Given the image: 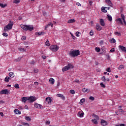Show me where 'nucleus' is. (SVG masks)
I'll list each match as a JSON object with an SVG mask.
<instances>
[{
	"label": "nucleus",
	"instance_id": "8",
	"mask_svg": "<svg viewBox=\"0 0 126 126\" xmlns=\"http://www.w3.org/2000/svg\"><path fill=\"white\" fill-rule=\"evenodd\" d=\"M35 108H36L37 109H44V106H42L41 104H39L37 103H34V105Z\"/></svg>",
	"mask_w": 126,
	"mask_h": 126
},
{
	"label": "nucleus",
	"instance_id": "22",
	"mask_svg": "<svg viewBox=\"0 0 126 126\" xmlns=\"http://www.w3.org/2000/svg\"><path fill=\"white\" fill-rule=\"evenodd\" d=\"M92 122L94 125H97L98 124V121H97V120H96L95 119L92 120Z\"/></svg>",
	"mask_w": 126,
	"mask_h": 126
},
{
	"label": "nucleus",
	"instance_id": "41",
	"mask_svg": "<svg viewBox=\"0 0 126 126\" xmlns=\"http://www.w3.org/2000/svg\"><path fill=\"white\" fill-rule=\"evenodd\" d=\"M76 37H80V32H76Z\"/></svg>",
	"mask_w": 126,
	"mask_h": 126
},
{
	"label": "nucleus",
	"instance_id": "30",
	"mask_svg": "<svg viewBox=\"0 0 126 126\" xmlns=\"http://www.w3.org/2000/svg\"><path fill=\"white\" fill-rule=\"evenodd\" d=\"M115 35H118L119 37L122 36L121 32H114Z\"/></svg>",
	"mask_w": 126,
	"mask_h": 126
},
{
	"label": "nucleus",
	"instance_id": "32",
	"mask_svg": "<svg viewBox=\"0 0 126 126\" xmlns=\"http://www.w3.org/2000/svg\"><path fill=\"white\" fill-rule=\"evenodd\" d=\"M0 6L2 7V8H4L6 6V4H3L2 3H0Z\"/></svg>",
	"mask_w": 126,
	"mask_h": 126
},
{
	"label": "nucleus",
	"instance_id": "10",
	"mask_svg": "<svg viewBox=\"0 0 126 126\" xmlns=\"http://www.w3.org/2000/svg\"><path fill=\"white\" fill-rule=\"evenodd\" d=\"M100 123L101 124V126H108V122H107L104 119H101V120Z\"/></svg>",
	"mask_w": 126,
	"mask_h": 126
},
{
	"label": "nucleus",
	"instance_id": "54",
	"mask_svg": "<svg viewBox=\"0 0 126 126\" xmlns=\"http://www.w3.org/2000/svg\"><path fill=\"white\" fill-rule=\"evenodd\" d=\"M90 34L91 36H93V35H94V32H93V31H91V32H90Z\"/></svg>",
	"mask_w": 126,
	"mask_h": 126
},
{
	"label": "nucleus",
	"instance_id": "18",
	"mask_svg": "<svg viewBox=\"0 0 126 126\" xmlns=\"http://www.w3.org/2000/svg\"><path fill=\"white\" fill-rule=\"evenodd\" d=\"M78 117H79L80 118H83V116H84V112H79L78 113Z\"/></svg>",
	"mask_w": 126,
	"mask_h": 126
},
{
	"label": "nucleus",
	"instance_id": "35",
	"mask_svg": "<svg viewBox=\"0 0 126 126\" xmlns=\"http://www.w3.org/2000/svg\"><path fill=\"white\" fill-rule=\"evenodd\" d=\"M110 43H116V39L115 38H112L110 40Z\"/></svg>",
	"mask_w": 126,
	"mask_h": 126
},
{
	"label": "nucleus",
	"instance_id": "36",
	"mask_svg": "<svg viewBox=\"0 0 126 126\" xmlns=\"http://www.w3.org/2000/svg\"><path fill=\"white\" fill-rule=\"evenodd\" d=\"M14 87L17 89H19V85L18 84H15L14 85Z\"/></svg>",
	"mask_w": 126,
	"mask_h": 126
},
{
	"label": "nucleus",
	"instance_id": "16",
	"mask_svg": "<svg viewBox=\"0 0 126 126\" xmlns=\"http://www.w3.org/2000/svg\"><path fill=\"white\" fill-rule=\"evenodd\" d=\"M49 82L50 83V84L53 85V84H55V79H54L53 78H50L49 79Z\"/></svg>",
	"mask_w": 126,
	"mask_h": 126
},
{
	"label": "nucleus",
	"instance_id": "63",
	"mask_svg": "<svg viewBox=\"0 0 126 126\" xmlns=\"http://www.w3.org/2000/svg\"><path fill=\"white\" fill-rule=\"evenodd\" d=\"M0 115L1 116V117H3V113L0 112Z\"/></svg>",
	"mask_w": 126,
	"mask_h": 126
},
{
	"label": "nucleus",
	"instance_id": "64",
	"mask_svg": "<svg viewBox=\"0 0 126 126\" xmlns=\"http://www.w3.org/2000/svg\"><path fill=\"white\" fill-rule=\"evenodd\" d=\"M34 84L35 85H38V84H39V83H38V82H34Z\"/></svg>",
	"mask_w": 126,
	"mask_h": 126
},
{
	"label": "nucleus",
	"instance_id": "39",
	"mask_svg": "<svg viewBox=\"0 0 126 126\" xmlns=\"http://www.w3.org/2000/svg\"><path fill=\"white\" fill-rule=\"evenodd\" d=\"M45 45L46 46H50V42H49V40H47L46 42H45Z\"/></svg>",
	"mask_w": 126,
	"mask_h": 126
},
{
	"label": "nucleus",
	"instance_id": "33",
	"mask_svg": "<svg viewBox=\"0 0 126 126\" xmlns=\"http://www.w3.org/2000/svg\"><path fill=\"white\" fill-rule=\"evenodd\" d=\"M101 11H102V12H105V13L107 12V10H106V9H105V7H101Z\"/></svg>",
	"mask_w": 126,
	"mask_h": 126
},
{
	"label": "nucleus",
	"instance_id": "48",
	"mask_svg": "<svg viewBox=\"0 0 126 126\" xmlns=\"http://www.w3.org/2000/svg\"><path fill=\"white\" fill-rule=\"evenodd\" d=\"M2 35L4 36V37H7V36H8V34L6 32L3 33Z\"/></svg>",
	"mask_w": 126,
	"mask_h": 126
},
{
	"label": "nucleus",
	"instance_id": "5",
	"mask_svg": "<svg viewBox=\"0 0 126 126\" xmlns=\"http://www.w3.org/2000/svg\"><path fill=\"white\" fill-rule=\"evenodd\" d=\"M50 49L51 51H52V52H57V51L60 49V47H59V46L57 45H51Z\"/></svg>",
	"mask_w": 126,
	"mask_h": 126
},
{
	"label": "nucleus",
	"instance_id": "42",
	"mask_svg": "<svg viewBox=\"0 0 126 126\" xmlns=\"http://www.w3.org/2000/svg\"><path fill=\"white\" fill-rule=\"evenodd\" d=\"M70 93H71V94H75V91L73 90H70Z\"/></svg>",
	"mask_w": 126,
	"mask_h": 126
},
{
	"label": "nucleus",
	"instance_id": "1",
	"mask_svg": "<svg viewBox=\"0 0 126 126\" xmlns=\"http://www.w3.org/2000/svg\"><path fill=\"white\" fill-rule=\"evenodd\" d=\"M79 55H80V51L78 50L71 49L69 52V56L72 58H75V57H77L79 56Z\"/></svg>",
	"mask_w": 126,
	"mask_h": 126
},
{
	"label": "nucleus",
	"instance_id": "40",
	"mask_svg": "<svg viewBox=\"0 0 126 126\" xmlns=\"http://www.w3.org/2000/svg\"><path fill=\"white\" fill-rule=\"evenodd\" d=\"M20 2V0H14L13 1L14 3H19Z\"/></svg>",
	"mask_w": 126,
	"mask_h": 126
},
{
	"label": "nucleus",
	"instance_id": "14",
	"mask_svg": "<svg viewBox=\"0 0 126 126\" xmlns=\"http://www.w3.org/2000/svg\"><path fill=\"white\" fill-rule=\"evenodd\" d=\"M105 1L109 6L113 7V3H112V1H111V0H106Z\"/></svg>",
	"mask_w": 126,
	"mask_h": 126
},
{
	"label": "nucleus",
	"instance_id": "60",
	"mask_svg": "<svg viewBox=\"0 0 126 126\" xmlns=\"http://www.w3.org/2000/svg\"><path fill=\"white\" fill-rule=\"evenodd\" d=\"M42 58L43 59V60H46V59L47 58V56H42Z\"/></svg>",
	"mask_w": 126,
	"mask_h": 126
},
{
	"label": "nucleus",
	"instance_id": "45",
	"mask_svg": "<svg viewBox=\"0 0 126 126\" xmlns=\"http://www.w3.org/2000/svg\"><path fill=\"white\" fill-rule=\"evenodd\" d=\"M61 98L62 99V100H63V101H64V100H65V97H64V96L63 94H62Z\"/></svg>",
	"mask_w": 126,
	"mask_h": 126
},
{
	"label": "nucleus",
	"instance_id": "11",
	"mask_svg": "<svg viewBox=\"0 0 126 126\" xmlns=\"http://www.w3.org/2000/svg\"><path fill=\"white\" fill-rule=\"evenodd\" d=\"M52 99L51 97H46L45 100V102L46 104H51V102H52Z\"/></svg>",
	"mask_w": 126,
	"mask_h": 126
},
{
	"label": "nucleus",
	"instance_id": "23",
	"mask_svg": "<svg viewBox=\"0 0 126 126\" xmlns=\"http://www.w3.org/2000/svg\"><path fill=\"white\" fill-rule=\"evenodd\" d=\"M107 18H108V20H109V21L111 22L112 20H113V18H112V16H111L110 15H107Z\"/></svg>",
	"mask_w": 126,
	"mask_h": 126
},
{
	"label": "nucleus",
	"instance_id": "19",
	"mask_svg": "<svg viewBox=\"0 0 126 126\" xmlns=\"http://www.w3.org/2000/svg\"><path fill=\"white\" fill-rule=\"evenodd\" d=\"M15 114H17V115H20L21 114V112L18 110V109H15L14 110Z\"/></svg>",
	"mask_w": 126,
	"mask_h": 126
},
{
	"label": "nucleus",
	"instance_id": "26",
	"mask_svg": "<svg viewBox=\"0 0 126 126\" xmlns=\"http://www.w3.org/2000/svg\"><path fill=\"white\" fill-rule=\"evenodd\" d=\"M123 69L125 68V66H124L123 65L121 64V65H119L118 67V69L119 70H122V69H123Z\"/></svg>",
	"mask_w": 126,
	"mask_h": 126
},
{
	"label": "nucleus",
	"instance_id": "31",
	"mask_svg": "<svg viewBox=\"0 0 126 126\" xmlns=\"http://www.w3.org/2000/svg\"><path fill=\"white\" fill-rule=\"evenodd\" d=\"M51 25H52V23H48V25L45 26V30H46L48 28V27H50Z\"/></svg>",
	"mask_w": 126,
	"mask_h": 126
},
{
	"label": "nucleus",
	"instance_id": "29",
	"mask_svg": "<svg viewBox=\"0 0 126 126\" xmlns=\"http://www.w3.org/2000/svg\"><path fill=\"white\" fill-rule=\"evenodd\" d=\"M26 121H27L28 122H30L31 121V118H30V117L27 116L25 118Z\"/></svg>",
	"mask_w": 126,
	"mask_h": 126
},
{
	"label": "nucleus",
	"instance_id": "17",
	"mask_svg": "<svg viewBox=\"0 0 126 126\" xmlns=\"http://www.w3.org/2000/svg\"><path fill=\"white\" fill-rule=\"evenodd\" d=\"M29 98L27 97H23L22 98V102H24V103H26V101H28Z\"/></svg>",
	"mask_w": 126,
	"mask_h": 126
},
{
	"label": "nucleus",
	"instance_id": "3",
	"mask_svg": "<svg viewBox=\"0 0 126 126\" xmlns=\"http://www.w3.org/2000/svg\"><path fill=\"white\" fill-rule=\"evenodd\" d=\"M12 26H13V22L9 21V24L4 27V32H6L7 30L12 29Z\"/></svg>",
	"mask_w": 126,
	"mask_h": 126
},
{
	"label": "nucleus",
	"instance_id": "27",
	"mask_svg": "<svg viewBox=\"0 0 126 126\" xmlns=\"http://www.w3.org/2000/svg\"><path fill=\"white\" fill-rule=\"evenodd\" d=\"M18 50L20 52H26V50L25 49L21 48V47L19 48Z\"/></svg>",
	"mask_w": 126,
	"mask_h": 126
},
{
	"label": "nucleus",
	"instance_id": "21",
	"mask_svg": "<svg viewBox=\"0 0 126 126\" xmlns=\"http://www.w3.org/2000/svg\"><path fill=\"white\" fill-rule=\"evenodd\" d=\"M14 73L12 72H10L9 73V77H11L12 78H13V77H14Z\"/></svg>",
	"mask_w": 126,
	"mask_h": 126
},
{
	"label": "nucleus",
	"instance_id": "56",
	"mask_svg": "<svg viewBox=\"0 0 126 126\" xmlns=\"http://www.w3.org/2000/svg\"><path fill=\"white\" fill-rule=\"evenodd\" d=\"M106 71H107L108 72H111L110 68H108L106 69Z\"/></svg>",
	"mask_w": 126,
	"mask_h": 126
},
{
	"label": "nucleus",
	"instance_id": "38",
	"mask_svg": "<svg viewBox=\"0 0 126 126\" xmlns=\"http://www.w3.org/2000/svg\"><path fill=\"white\" fill-rule=\"evenodd\" d=\"M95 51H96L97 53H99V52H100V48L99 47H95Z\"/></svg>",
	"mask_w": 126,
	"mask_h": 126
},
{
	"label": "nucleus",
	"instance_id": "58",
	"mask_svg": "<svg viewBox=\"0 0 126 126\" xmlns=\"http://www.w3.org/2000/svg\"><path fill=\"white\" fill-rule=\"evenodd\" d=\"M89 3L90 5H92V3H93V1H91V0H90L89 1Z\"/></svg>",
	"mask_w": 126,
	"mask_h": 126
},
{
	"label": "nucleus",
	"instance_id": "43",
	"mask_svg": "<svg viewBox=\"0 0 126 126\" xmlns=\"http://www.w3.org/2000/svg\"><path fill=\"white\" fill-rule=\"evenodd\" d=\"M34 72L35 73H38V72H39V69H37V68H35L33 70Z\"/></svg>",
	"mask_w": 126,
	"mask_h": 126
},
{
	"label": "nucleus",
	"instance_id": "46",
	"mask_svg": "<svg viewBox=\"0 0 126 126\" xmlns=\"http://www.w3.org/2000/svg\"><path fill=\"white\" fill-rule=\"evenodd\" d=\"M119 111L120 113H122V114H123V115H125V114H124L125 111L124 110H123V109H119Z\"/></svg>",
	"mask_w": 126,
	"mask_h": 126
},
{
	"label": "nucleus",
	"instance_id": "47",
	"mask_svg": "<svg viewBox=\"0 0 126 126\" xmlns=\"http://www.w3.org/2000/svg\"><path fill=\"white\" fill-rule=\"evenodd\" d=\"M104 44V41L103 40H100L99 41V45L101 46H102V45Z\"/></svg>",
	"mask_w": 126,
	"mask_h": 126
},
{
	"label": "nucleus",
	"instance_id": "15",
	"mask_svg": "<svg viewBox=\"0 0 126 126\" xmlns=\"http://www.w3.org/2000/svg\"><path fill=\"white\" fill-rule=\"evenodd\" d=\"M82 92L83 93H89L90 92V89H86L85 88H84L82 89Z\"/></svg>",
	"mask_w": 126,
	"mask_h": 126
},
{
	"label": "nucleus",
	"instance_id": "44",
	"mask_svg": "<svg viewBox=\"0 0 126 126\" xmlns=\"http://www.w3.org/2000/svg\"><path fill=\"white\" fill-rule=\"evenodd\" d=\"M100 85L101 87H103V88H105L106 87V86H105V85L103 84V83H100Z\"/></svg>",
	"mask_w": 126,
	"mask_h": 126
},
{
	"label": "nucleus",
	"instance_id": "6",
	"mask_svg": "<svg viewBox=\"0 0 126 126\" xmlns=\"http://www.w3.org/2000/svg\"><path fill=\"white\" fill-rule=\"evenodd\" d=\"M3 94H5V95H9L10 94V93H9V91H8V90L4 89V90H2L0 92V95H3Z\"/></svg>",
	"mask_w": 126,
	"mask_h": 126
},
{
	"label": "nucleus",
	"instance_id": "2",
	"mask_svg": "<svg viewBox=\"0 0 126 126\" xmlns=\"http://www.w3.org/2000/svg\"><path fill=\"white\" fill-rule=\"evenodd\" d=\"M21 28L25 31H32L34 29L33 26L21 25Z\"/></svg>",
	"mask_w": 126,
	"mask_h": 126
},
{
	"label": "nucleus",
	"instance_id": "50",
	"mask_svg": "<svg viewBox=\"0 0 126 126\" xmlns=\"http://www.w3.org/2000/svg\"><path fill=\"white\" fill-rule=\"evenodd\" d=\"M94 118H95V119H96V120H99V116H98V115H94Z\"/></svg>",
	"mask_w": 126,
	"mask_h": 126
},
{
	"label": "nucleus",
	"instance_id": "24",
	"mask_svg": "<svg viewBox=\"0 0 126 126\" xmlns=\"http://www.w3.org/2000/svg\"><path fill=\"white\" fill-rule=\"evenodd\" d=\"M117 21H118L119 22V23L121 24V25H124V23L123 22V21H122L121 18L117 19Z\"/></svg>",
	"mask_w": 126,
	"mask_h": 126
},
{
	"label": "nucleus",
	"instance_id": "4",
	"mask_svg": "<svg viewBox=\"0 0 126 126\" xmlns=\"http://www.w3.org/2000/svg\"><path fill=\"white\" fill-rule=\"evenodd\" d=\"M73 65L71 63H69L67 65L63 68L62 71H66L67 70H68V69H70V68H73Z\"/></svg>",
	"mask_w": 126,
	"mask_h": 126
},
{
	"label": "nucleus",
	"instance_id": "7",
	"mask_svg": "<svg viewBox=\"0 0 126 126\" xmlns=\"http://www.w3.org/2000/svg\"><path fill=\"white\" fill-rule=\"evenodd\" d=\"M28 98H29L28 102H29V103H33V102H34V101L37 100L36 97L33 96L28 97Z\"/></svg>",
	"mask_w": 126,
	"mask_h": 126
},
{
	"label": "nucleus",
	"instance_id": "34",
	"mask_svg": "<svg viewBox=\"0 0 126 126\" xmlns=\"http://www.w3.org/2000/svg\"><path fill=\"white\" fill-rule=\"evenodd\" d=\"M101 80H102V81H103V82H106V77H105V76H103L101 78Z\"/></svg>",
	"mask_w": 126,
	"mask_h": 126
},
{
	"label": "nucleus",
	"instance_id": "59",
	"mask_svg": "<svg viewBox=\"0 0 126 126\" xmlns=\"http://www.w3.org/2000/svg\"><path fill=\"white\" fill-rule=\"evenodd\" d=\"M76 5H78V6H81V4L78 2L76 3Z\"/></svg>",
	"mask_w": 126,
	"mask_h": 126
},
{
	"label": "nucleus",
	"instance_id": "61",
	"mask_svg": "<svg viewBox=\"0 0 126 126\" xmlns=\"http://www.w3.org/2000/svg\"><path fill=\"white\" fill-rule=\"evenodd\" d=\"M46 124L47 125H50V124H51V122H50V121H47L46 122Z\"/></svg>",
	"mask_w": 126,
	"mask_h": 126
},
{
	"label": "nucleus",
	"instance_id": "55",
	"mask_svg": "<svg viewBox=\"0 0 126 126\" xmlns=\"http://www.w3.org/2000/svg\"><path fill=\"white\" fill-rule=\"evenodd\" d=\"M89 99L90 100H94L95 99V98H94V97L92 96H91L90 97H89Z\"/></svg>",
	"mask_w": 126,
	"mask_h": 126
},
{
	"label": "nucleus",
	"instance_id": "57",
	"mask_svg": "<svg viewBox=\"0 0 126 126\" xmlns=\"http://www.w3.org/2000/svg\"><path fill=\"white\" fill-rule=\"evenodd\" d=\"M71 36L72 39H74V40H75V36L74 35H73V34L72 33H71Z\"/></svg>",
	"mask_w": 126,
	"mask_h": 126
},
{
	"label": "nucleus",
	"instance_id": "53",
	"mask_svg": "<svg viewBox=\"0 0 126 126\" xmlns=\"http://www.w3.org/2000/svg\"><path fill=\"white\" fill-rule=\"evenodd\" d=\"M113 52H115V48H112L110 50V53H113Z\"/></svg>",
	"mask_w": 126,
	"mask_h": 126
},
{
	"label": "nucleus",
	"instance_id": "20",
	"mask_svg": "<svg viewBox=\"0 0 126 126\" xmlns=\"http://www.w3.org/2000/svg\"><path fill=\"white\" fill-rule=\"evenodd\" d=\"M74 22H75V20L74 19H73L69 20L67 22V23H74Z\"/></svg>",
	"mask_w": 126,
	"mask_h": 126
},
{
	"label": "nucleus",
	"instance_id": "62",
	"mask_svg": "<svg viewBox=\"0 0 126 126\" xmlns=\"http://www.w3.org/2000/svg\"><path fill=\"white\" fill-rule=\"evenodd\" d=\"M62 95V94H57V97H61Z\"/></svg>",
	"mask_w": 126,
	"mask_h": 126
},
{
	"label": "nucleus",
	"instance_id": "28",
	"mask_svg": "<svg viewBox=\"0 0 126 126\" xmlns=\"http://www.w3.org/2000/svg\"><path fill=\"white\" fill-rule=\"evenodd\" d=\"M9 79H10V78H9V77L7 76L5 78V82H9Z\"/></svg>",
	"mask_w": 126,
	"mask_h": 126
},
{
	"label": "nucleus",
	"instance_id": "52",
	"mask_svg": "<svg viewBox=\"0 0 126 126\" xmlns=\"http://www.w3.org/2000/svg\"><path fill=\"white\" fill-rule=\"evenodd\" d=\"M22 40H23V41H24V40H26V36H23L22 37Z\"/></svg>",
	"mask_w": 126,
	"mask_h": 126
},
{
	"label": "nucleus",
	"instance_id": "12",
	"mask_svg": "<svg viewBox=\"0 0 126 126\" xmlns=\"http://www.w3.org/2000/svg\"><path fill=\"white\" fill-rule=\"evenodd\" d=\"M95 28L97 31H101V30H102V27H101L99 24H96Z\"/></svg>",
	"mask_w": 126,
	"mask_h": 126
},
{
	"label": "nucleus",
	"instance_id": "25",
	"mask_svg": "<svg viewBox=\"0 0 126 126\" xmlns=\"http://www.w3.org/2000/svg\"><path fill=\"white\" fill-rule=\"evenodd\" d=\"M86 100H85V98H82L80 100V105H82L84 102H85Z\"/></svg>",
	"mask_w": 126,
	"mask_h": 126
},
{
	"label": "nucleus",
	"instance_id": "37",
	"mask_svg": "<svg viewBox=\"0 0 126 126\" xmlns=\"http://www.w3.org/2000/svg\"><path fill=\"white\" fill-rule=\"evenodd\" d=\"M44 34H45V32H38V35L39 36H41L42 35H44Z\"/></svg>",
	"mask_w": 126,
	"mask_h": 126
},
{
	"label": "nucleus",
	"instance_id": "9",
	"mask_svg": "<svg viewBox=\"0 0 126 126\" xmlns=\"http://www.w3.org/2000/svg\"><path fill=\"white\" fill-rule=\"evenodd\" d=\"M99 24H100L101 26H102V27H104L105 26L106 24L105 23V21H104V19H99Z\"/></svg>",
	"mask_w": 126,
	"mask_h": 126
},
{
	"label": "nucleus",
	"instance_id": "49",
	"mask_svg": "<svg viewBox=\"0 0 126 126\" xmlns=\"http://www.w3.org/2000/svg\"><path fill=\"white\" fill-rule=\"evenodd\" d=\"M74 82H76V83H79V84L80 83V81L77 79H75V81H74Z\"/></svg>",
	"mask_w": 126,
	"mask_h": 126
},
{
	"label": "nucleus",
	"instance_id": "51",
	"mask_svg": "<svg viewBox=\"0 0 126 126\" xmlns=\"http://www.w3.org/2000/svg\"><path fill=\"white\" fill-rule=\"evenodd\" d=\"M23 126H29V124L26 123H23Z\"/></svg>",
	"mask_w": 126,
	"mask_h": 126
},
{
	"label": "nucleus",
	"instance_id": "13",
	"mask_svg": "<svg viewBox=\"0 0 126 126\" xmlns=\"http://www.w3.org/2000/svg\"><path fill=\"white\" fill-rule=\"evenodd\" d=\"M121 19H122V20L123 21V22L125 25H126V17L123 14L121 15Z\"/></svg>",
	"mask_w": 126,
	"mask_h": 126
}]
</instances>
